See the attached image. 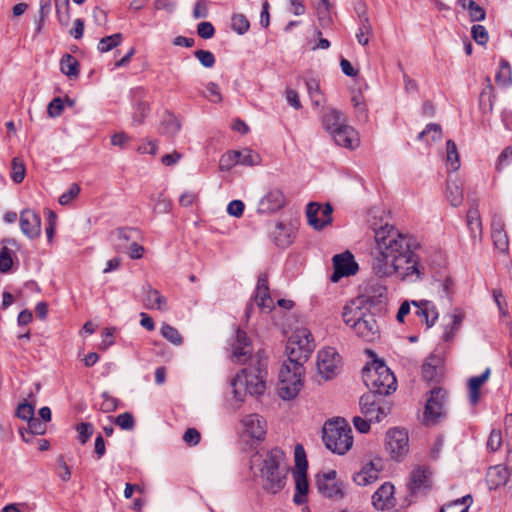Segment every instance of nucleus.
Segmentation results:
<instances>
[{"mask_svg":"<svg viewBox=\"0 0 512 512\" xmlns=\"http://www.w3.org/2000/svg\"><path fill=\"white\" fill-rule=\"evenodd\" d=\"M375 248L372 252L371 269L378 278L397 277L402 281L416 282L424 276L415 250L419 244L410 235L385 224L374 229Z\"/></svg>","mask_w":512,"mask_h":512,"instance_id":"nucleus-1","label":"nucleus"},{"mask_svg":"<svg viewBox=\"0 0 512 512\" xmlns=\"http://www.w3.org/2000/svg\"><path fill=\"white\" fill-rule=\"evenodd\" d=\"M315 348L311 332L300 328L293 332L286 345L288 361L279 372L278 395L284 400L294 399L303 387V364Z\"/></svg>","mask_w":512,"mask_h":512,"instance_id":"nucleus-2","label":"nucleus"},{"mask_svg":"<svg viewBox=\"0 0 512 512\" xmlns=\"http://www.w3.org/2000/svg\"><path fill=\"white\" fill-rule=\"evenodd\" d=\"M282 449L275 447L268 450L262 458L260 475L263 489L270 494H277L286 485L288 466Z\"/></svg>","mask_w":512,"mask_h":512,"instance_id":"nucleus-3","label":"nucleus"},{"mask_svg":"<svg viewBox=\"0 0 512 512\" xmlns=\"http://www.w3.org/2000/svg\"><path fill=\"white\" fill-rule=\"evenodd\" d=\"M362 379L369 393L385 397L397 388V380L392 371L383 361H374L362 370Z\"/></svg>","mask_w":512,"mask_h":512,"instance_id":"nucleus-4","label":"nucleus"},{"mask_svg":"<svg viewBox=\"0 0 512 512\" xmlns=\"http://www.w3.org/2000/svg\"><path fill=\"white\" fill-rule=\"evenodd\" d=\"M265 375L266 371L260 360L257 365L242 369L231 382L234 397L243 401L242 389L251 396L261 395L265 390Z\"/></svg>","mask_w":512,"mask_h":512,"instance_id":"nucleus-5","label":"nucleus"},{"mask_svg":"<svg viewBox=\"0 0 512 512\" xmlns=\"http://www.w3.org/2000/svg\"><path fill=\"white\" fill-rule=\"evenodd\" d=\"M323 442L333 453L345 454L353 445L351 427L344 419L326 421L323 426Z\"/></svg>","mask_w":512,"mask_h":512,"instance_id":"nucleus-6","label":"nucleus"},{"mask_svg":"<svg viewBox=\"0 0 512 512\" xmlns=\"http://www.w3.org/2000/svg\"><path fill=\"white\" fill-rule=\"evenodd\" d=\"M359 405L362 414L375 423L381 422L391 412V402L373 393L363 394Z\"/></svg>","mask_w":512,"mask_h":512,"instance_id":"nucleus-7","label":"nucleus"},{"mask_svg":"<svg viewBox=\"0 0 512 512\" xmlns=\"http://www.w3.org/2000/svg\"><path fill=\"white\" fill-rule=\"evenodd\" d=\"M385 447L392 459L402 460L409 452L408 432L399 428L389 429L386 433Z\"/></svg>","mask_w":512,"mask_h":512,"instance_id":"nucleus-8","label":"nucleus"},{"mask_svg":"<svg viewBox=\"0 0 512 512\" xmlns=\"http://www.w3.org/2000/svg\"><path fill=\"white\" fill-rule=\"evenodd\" d=\"M446 396V391L439 387L430 391L424 410V421L427 424H436L445 416Z\"/></svg>","mask_w":512,"mask_h":512,"instance_id":"nucleus-9","label":"nucleus"},{"mask_svg":"<svg viewBox=\"0 0 512 512\" xmlns=\"http://www.w3.org/2000/svg\"><path fill=\"white\" fill-rule=\"evenodd\" d=\"M341 357L333 347H327L318 352L317 369L326 380L334 378L340 370Z\"/></svg>","mask_w":512,"mask_h":512,"instance_id":"nucleus-10","label":"nucleus"},{"mask_svg":"<svg viewBox=\"0 0 512 512\" xmlns=\"http://www.w3.org/2000/svg\"><path fill=\"white\" fill-rule=\"evenodd\" d=\"M316 486L319 493L326 498L340 500L345 496L344 484L337 480V472L335 470L318 475Z\"/></svg>","mask_w":512,"mask_h":512,"instance_id":"nucleus-11","label":"nucleus"},{"mask_svg":"<svg viewBox=\"0 0 512 512\" xmlns=\"http://www.w3.org/2000/svg\"><path fill=\"white\" fill-rule=\"evenodd\" d=\"M332 213L333 207L330 203L321 205L317 202H310L306 209L308 223L316 230H321L332 223Z\"/></svg>","mask_w":512,"mask_h":512,"instance_id":"nucleus-12","label":"nucleus"},{"mask_svg":"<svg viewBox=\"0 0 512 512\" xmlns=\"http://www.w3.org/2000/svg\"><path fill=\"white\" fill-rule=\"evenodd\" d=\"M332 213L333 207L330 203L321 205L317 202H310L306 209L308 223L316 230H321L332 223Z\"/></svg>","mask_w":512,"mask_h":512,"instance_id":"nucleus-13","label":"nucleus"},{"mask_svg":"<svg viewBox=\"0 0 512 512\" xmlns=\"http://www.w3.org/2000/svg\"><path fill=\"white\" fill-rule=\"evenodd\" d=\"M333 266L334 272L330 276V280L333 283L338 282L342 277L354 275L358 270V264L350 251L336 254L333 257Z\"/></svg>","mask_w":512,"mask_h":512,"instance_id":"nucleus-14","label":"nucleus"},{"mask_svg":"<svg viewBox=\"0 0 512 512\" xmlns=\"http://www.w3.org/2000/svg\"><path fill=\"white\" fill-rule=\"evenodd\" d=\"M230 348L232 360L240 364L246 362L253 351L250 338L240 328H237L235 336L231 339Z\"/></svg>","mask_w":512,"mask_h":512,"instance_id":"nucleus-15","label":"nucleus"},{"mask_svg":"<svg viewBox=\"0 0 512 512\" xmlns=\"http://www.w3.org/2000/svg\"><path fill=\"white\" fill-rule=\"evenodd\" d=\"M364 341L373 342L379 338V326L374 314L367 312L352 328Z\"/></svg>","mask_w":512,"mask_h":512,"instance_id":"nucleus-16","label":"nucleus"},{"mask_svg":"<svg viewBox=\"0 0 512 512\" xmlns=\"http://www.w3.org/2000/svg\"><path fill=\"white\" fill-rule=\"evenodd\" d=\"M286 205V198L279 188L270 189L259 201L257 211L261 214H270L282 209Z\"/></svg>","mask_w":512,"mask_h":512,"instance_id":"nucleus-17","label":"nucleus"},{"mask_svg":"<svg viewBox=\"0 0 512 512\" xmlns=\"http://www.w3.org/2000/svg\"><path fill=\"white\" fill-rule=\"evenodd\" d=\"M395 488L390 482L383 483L372 495V504L375 509L384 511L396 505L394 497Z\"/></svg>","mask_w":512,"mask_h":512,"instance_id":"nucleus-18","label":"nucleus"},{"mask_svg":"<svg viewBox=\"0 0 512 512\" xmlns=\"http://www.w3.org/2000/svg\"><path fill=\"white\" fill-rule=\"evenodd\" d=\"M20 228L22 233L29 239H35L41 234V218L30 209L20 213Z\"/></svg>","mask_w":512,"mask_h":512,"instance_id":"nucleus-19","label":"nucleus"},{"mask_svg":"<svg viewBox=\"0 0 512 512\" xmlns=\"http://www.w3.org/2000/svg\"><path fill=\"white\" fill-rule=\"evenodd\" d=\"M254 300L257 306L266 312H270L274 307L273 299L270 296L268 278L266 274H260L257 280Z\"/></svg>","mask_w":512,"mask_h":512,"instance_id":"nucleus-20","label":"nucleus"},{"mask_svg":"<svg viewBox=\"0 0 512 512\" xmlns=\"http://www.w3.org/2000/svg\"><path fill=\"white\" fill-rule=\"evenodd\" d=\"M332 138L338 146L355 149L359 145V137L357 131L349 125H342L332 132Z\"/></svg>","mask_w":512,"mask_h":512,"instance_id":"nucleus-21","label":"nucleus"},{"mask_svg":"<svg viewBox=\"0 0 512 512\" xmlns=\"http://www.w3.org/2000/svg\"><path fill=\"white\" fill-rule=\"evenodd\" d=\"M245 432L253 439L263 440L266 435V421L258 414H250L242 420Z\"/></svg>","mask_w":512,"mask_h":512,"instance_id":"nucleus-22","label":"nucleus"},{"mask_svg":"<svg viewBox=\"0 0 512 512\" xmlns=\"http://www.w3.org/2000/svg\"><path fill=\"white\" fill-rule=\"evenodd\" d=\"M430 487V478L426 470L416 468L412 471L408 488L412 495L425 493Z\"/></svg>","mask_w":512,"mask_h":512,"instance_id":"nucleus-23","label":"nucleus"},{"mask_svg":"<svg viewBox=\"0 0 512 512\" xmlns=\"http://www.w3.org/2000/svg\"><path fill=\"white\" fill-rule=\"evenodd\" d=\"M510 477L509 470L503 465H495L488 469L486 481L489 488L497 489L500 486H505Z\"/></svg>","mask_w":512,"mask_h":512,"instance_id":"nucleus-24","label":"nucleus"},{"mask_svg":"<svg viewBox=\"0 0 512 512\" xmlns=\"http://www.w3.org/2000/svg\"><path fill=\"white\" fill-rule=\"evenodd\" d=\"M412 304L416 307L415 314L423 318L427 327H432L438 319V312L435 305L427 300L419 302L412 301Z\"/></svg>","mask_w":512,"mask_h":512,"instance_id":"nucleus-25","label":"nucleus"},{"mask_svg":"<svg viewBox=\"0 0 512 512\" xmlns=\"http://www.w3.org/2000/svg\"><path fill=\"white\" fill-rule=\"evenodd\" d=\"M491 374V369L486 368L485 371L479 375L471 377L468 381V389H469V401L472 405H476L481 397L480 388L481 386L489 379Z\"/></svg>","mask_w":512,"mask_h":512,"instance_id":"nucleus-26","label":"nucleus"},{"mask_svg":"<svg viewBox=\"0 0 512 512\" xmlns=\"http://www.w3.org/2000/svg\"><path fill=\"white\" fill-rule=\"evenodd\" d=\"M294 478L296 491L293 501L297 505H302L307 502V494L309 491L307 472H294Z\"/></svg>","mask_w":512,"mask_h":512,"instance_id":"nucleus-27","label":"nucleus"},{"mask_svg":"<svg viewBox=\"0 0 512 512\" xmlns=\"http://www.w3.org/2000/svg\"><path fill=\"white\" fill-rule=\"evenodd\" d=\"M321 120L323 128L330 134H332V132L338 129L340 126L346 125L342 113L333 108L327 109L323 113Z\"/></svg>","mask_w":512,"mask_h":512,"instance_id":"nucleus-28","label":"nucleus"},{"mask_svg":"<svg viewBox=\"0 0 512 512\" xmlns=\"http://www.w3.org/2000/svg\"><path fill=\"white\" fill-rule=\"evenodd\" d=\"M271 239L276 246L286 248L293 242L292 230L283 223L278 222L271 232Z\"/></svg>","mask_w":512,"mask_h":512,"instance_id":"nucleus-29","label":"nucleus"},{"mask_svg":"<svg viewBox=\"0 0 512 512\" xmlns=\"http://www.w3.org/2000/svg\"><path fill=\"white\" fill-rule=\"evenodd\" d=\"M379 470L375 468L373 462L366 463L361 471L357 472L353 480L359 486H366L378 479Z\"/></svg>","mask_w":512,"mask_h":512,"instance_id":"nucleus-30","label":"nucleus"},{"mask_svg":"<svg viewBox=\"0 0 512 512\" xmlns=\"http://www.w3.org/2000/svg\"><path fill=\"white\" fill-rule=\"evenodd\" d=\"M368 311L366 309H363L355 301H352L350 304H347L343 308V321L346 325L353 328L354 323H357L361 320L362 317L367 313Z\"/></svg>","mask_w":512,"mask_h":512,"instance_id":"nucleus-31","label":"nucleus"},{"mask_svg":"<svg viewBox=\"0 0 512 512\" xmlns=\"http://www.w3.org/2000/svg\"><path fill=\"white\" fill-rule=\"evenodd\" d=\"M133 232L135 231L130 228H120L111 234L115 250L118 253H124L128 249Z\"/></svg>","mask_w":512,"mask_h":512,"instance_id":"nucleus-32","label":"nucleus"},{"mask_svg":"<svg viewBox=\"0 0 512 512\" xmlns=\"http://www.w3.org/2000/svg\"><path fill=\"white\" fill-rule=\"evenodd\" d=\"M316 15L321 27L327 28L333 23L331 16L332 4L329 0H316Z\"/></svg>","mask_w":512,"mask_h":512,"instance_id":"nucleus-33","label":"nucleus"},{"mask_svg":"<svg viewBox=\"0 0 512 512\" xmlns=\"http://www.w3.org/2000/svg\"><path fill=\"white\" fill-rule=\"evenodd\" d=\"M166 298L150 286L146 289L145 307L147 309L166 310Z\"/></svg>","mask_w":512,"mask_h":512,"instance_id":"nucleus-34","label":"nucleus"},{"mask_svg":"<svg viewBox=\"0 0 512 512\" xmlns=\"http://www.w3.org/2000/svg\"><path fill=\"white\" fill-rule=\"evenodd\" d=\"M307 93L314 106L319 107L324 103V96L320 89L319 81L315 78L305 79Z\"/></svg>","mask_w":512,"mask_h":512,"instance_id":"nucleus-35","label":"nucleus"},{"mask_svg":"<svg viewBox=\"0 0 512 512\" xmlns=\"http://www.w3.org/2000/svg\"><path fill=\"white\" fill-rule=\"evenodd\" d=\"M60 70L69 78H77L79 75V63L71 54H64L60 60Z\"/></svg>","mask_w":512,"mask_h":512,"instance_id":"nucleus-36","label":"nucleus"},{"mask_svg":"<svg viewBox=\"0 0 512 512\" xmlns=\"http://www.w3.org/2000/svg\"><path fill=\"white\" fill-rule=\"evenodd\" d=\"M181 125L174 114L167 113L161 122L160 132L168 137H174L180 130Z\"/></svg>","mask_w":512,"mask_h":512,"instance_id":"nucleus-37","label":"nucleus"},{"mask_svg":"<svg viewBox=\"0 0 512 512\" xmlns=\"http://www.w3.org/2000/svg\"><path fill=\"white\" fill-rule=\"evenodd\" d=\"M467 225L472 238H482V222L477 209H470L467 213Z\"/></svg>","mask_w":512,"mask_h":512,"instance_id":"nucleus-38","label":"nucleus"},{"mask_svg":"<svg viewBox=\"0 0 512 512\" xmlns=\"http://www.w3.org/2000/svg\"><path fill=\"white\" fill-rule=\"evenodd\" d=\"M472 496L466 495L462 498L451 501L444 505L440 512H467L470 505L472 504Z\"/></svg>","mask_w":512,"mask_h":512,"instance_id":"nucleus-39","label":"nucleus"},{"mask_svg":"<svg viewBox=\"0 0 512 512\" xmlns=\"http://www.w3.org/2000/svg\"><path fill=\"white\" fill-rule=\"evenodd\" d=\"M446 196L454 207L459 206L463 201V192L457 181H447Z\"/></svg>","mask_w":512,"mask_h":512,"instance_id":"nucleus-40","label":"nucleus"},{"mask_svg":"<svg viewBox=\"0 0 512 512\" xmlns=\"http://www.w3.org/2000/svg\"><path fill=\"white\" fill-rule=\"evenodd\" d=\"M451 318H452V322L445 326L443 336H442L443 340L446 342H449L454 338L457 331L461 327V324L464 319V315L461 312H455L451 316Z\"/></svg>","mask_w":512,"mask_h":512,"instance_id":"nucleus-41","label":"nucleus"},{"mask_svg":"<svg viewBox=\"0 0 512 512\" xmlns=\"http://www.w3.org/2000/svg\"><path fill=\"white\" fill-rule=\"evenodd\" d=\"M372 34V25L368 17L363 14L360 15V24L358 32L356 33L357 41L360 45L366 46L369 43V36Z\"/></svg>","mask_w":512,"mask_h":512,"instance_id":"nucleus-42","label":"nucleus"},{"mask_svg":"<svg viewBox=\"0 0 512 512\" xmlns=\"http://www.w3.org/2000/svg\"><path fill=\"white\" fill-rule=\"evenodd\" d=\"M160 333L167 341L175 346H180L183 344V337L179 331L170 324L163 323L160 328Z\"/></svg>","mask_w":512,"mask_h":512,"instance_id":"nucleus-43","label":"nucleus"},{"mask_svg":"<svg viewBox=\"0 0 512 512\" xmlns=\"http://www.w3.org/2000/svg\"><path fill=\"white\" fill-rule=\"evenodd\" d=\"M442 136V129L440 125L436 123H430L426 126V128L419 133L418 139L425 140L427 143L435 142L440 140Z\"/></svg>","mask_w":512,"mask_h":512,"instance_id":"nucleus-44","label":"nucleus"},{"mask_svg":"<svg viewBox=\"0 0 512 512\" xmlns=\"http://www.w3.org/2000/svg\"><path fill=\"white\" fill-rule=\"evenodd\" d=\"M56 14L61 25L67 26L70 21V3L69 0H54Z\"/></svg>","mask_w":512,"mask_h":512,"instance_id":"nucleus-45","label":"nucleus"},{"mask_svg":"<svg viewBox=\"0 0 512 512\" xmlns=\"http://www.w3.org/2000/svg\"><path fill=\"white\" fill-rule=\"evenodd\" d=\"M439 360L435 356L429 357L422 365V376L427 381H432L438 374Z\"/></svg>","mask_w":512,"mask_h":512,"instance_id":"nucleus-46","label":"nucleus"},{"mask_svg":"<svg viewBox=\"0 0 512 512\" xmlns=\"http://www.w3.org/2000/svg\"><path fill=\"white\" fill-rule=\"evenodd\" d=\"M495 81L502 86H508L512 83L511 66L506 60H501L499 71L495 75Z\"/></svg>","mask_w":512,"mask_h":512,"instance_id":"nucleus-47","label":"nucleus"},{"mask_svg":"<svg viewBox=\"0 0 512 512\" xmlns=\"http://www.w3.org/2000/svg\"><path fill=\"white\" fill-rule=\"evenodd\" d=\"M446 160L453 171H456L460 167L457 146L453 140L446 142Z\"/></svg>","mask_w":512,"mask_h":512,"instance_id":"nucleus-48","label":"nucleus"},{"mask_svg":"<svg viewBox=\"0 0 512 512\" xmlns=\"http://www.w3.org/2000/svg\"><path fill=\"white\" fill-rule=\"evenodd\" d=\"M231 27L237 34L243 35L249 30L250 23L244 14L237 13L231 17Z\"/></svg>","mask_w":512,"mask_h":512,"instance_id":"nucleus-49","label":"nucleus"},{"mask_svg":"<svg viewBox=\"0 0 512 512\" xmlns=\"http://www.w3.org/2000/svg\"><path fill=\"white\" fill-rule=\"evenodd\" d=\"M25 174L26 168L24 162L18 157L13 158L11 162V179L13 182L16 184L21 183L25 178Z\"/></svg>","mask_w":512,"mask_h":512,"instance_id":"nucleus-50","label":"nucleus"},{"mask_svg":"<svg viewBox=\"0 0 512 512\" xmlns=\"http://www.w3.org/2000/svg\"><path fill=\"white\" fill-rule=\"evenodd\" d=\"M122 34L115 33L102 38L98 43V50L102 53L108 52L117 47L122 41Z\"/></svg>","mask_w":512,"mask_h":512,"instance_id":"nucleus-51","label":"nucleus"},{"mask_svg":"<svg viewBox=\"0 0 512 512\" xmlns=\"http://www.w3.org/2000/svg\"><path fill=\"white\" fill-rule=\"evenodd\" d=\"M260 161L261 158L259 154L250 149L238 151V164L244 166H255L258 165Z\"/></svg>","mask_w":512,"mask_h":512,"instance_id":"nucleus-52","label":"nucleus"},{"mask_svg":"<svg viewBox=\"0 0 512 512\" xmlns=\"http://www.w3.org/2000/svg\"><path fill=\"white\" fill-rule=\"evenodd\" d=\"M491 238L494 244V247L499 250L501 253H508L509 251V238L507 231L504 232H494L491 233Z\"/></svg>","mask_w":512,"mask_h":512,"instance_id":"nucleus-53","label":"nucleus"},{"mask_svg":"<svg viewBox=\"0 0 512 512\" xmlns=\"http://www.w3.org/2000/svg\"><path fill=\"white\" fill-rule=\"evenodd\" d=\"M149 111H150V107L147 102H144V101L138 102L135 106V110L133 113L132 124L137 125V126L143 124Z\"/></svg>","mask_w":512,"mask_h":512,"instance_id":"nucleus-54","label":"nucleus"},{"mask_svg":"<svg viewBox=\"0 0 512 512\" xmlns=\"http://www.w3.org/2000/svg\"><path fill=\"white\" fill-rule=\"evenodd\" d=\"M13 250L7 246H2L0 250V272L7 273L13 265Z\"/></svg>","mask_w":512,"mask_h":512,"instance_id":"nucleus-55","label":"nucleus"},{"mask_svg":"<svg viewBox=\"0 0 512 512\" xmlns=\"http://www.w3.org/2000/svg\"><path fill=\"white\" fill-rule=\"evenodd\" d=\"M467 10L469 11V17L471 22H480L485 20L486 18V12L484 8L481 7L474 0H469Z\"/></svg>","mask_w":512,"mask_h":512,"instance_id":"nucleus-56","label":"nucleus"},{"mask_svg":"<svg viewBox=\"0 0 512 512\" xmlns=\"http://www.w3.org/2000/svg\"><path fill=\"white\" fill-rule=\"evenodd\" d=\"M238 164V151H228L223 154L219 161V167L222 171H228Z\"/></svg>","mask_w":512,"mask_h":512,"instance_id":"nucleus-57","label":"nucleus"},{"mask_svg":"<svg viewBox=\"0 0 512 512\" xmlns=\"http://www.w3.org/2000/svg\"><path fill=\"white\" fill-rule=\"evenodd\" d=\"M471 35L474 41L479 45H486L489 41L488 31L483 25H473L471 28Z\"/></svg>","mask_w":512,"mask_h":512,"instance_id":"nucleus-58","label":"nucleus"},{"mask_svg":"<svg viewBox=\"0 0 512 512\" xmlns=\"http://www.w3.org/2000/svg\"><path fill=\"white\" fill-rule=\"evenodd\" d=\"M195 58L205 68H212L215 65L216 59L212 52L208 50L199 49L194 52Z\"/></svg>","mask_w":512,"mask_h":512,"instance_id":"nucleus-59","label":"nucleus"},{"mask_svg":"<svg viewBox=\"0 0 512 512\" xmlns=\"http://www.w3.org/2000/svg\"><path fill=\"white\" fill-rule=\"evenodd\" d=\"M295 465L297 468L296 472H307L308 462L306 454L302 445L297 444L295 447Z\"/></svg>","mask_w":512,"mask_h":512,"instance_id":"nucleus-60","label":"nucleus"},{"mask_svg":"<svg viewBox=\"0 0 512 512\" xmlns=\"http://www.w3.org/2000/svg\"><path fill=\"white\" fill-rule=\"evenodd\" d=\"M103 401L100 404V410L105 413L113 412L117 409L118 399L111 396L108 392L101 394Z\"/></svg>","mask_w":512,"mask_h":512,"instance_id":"nucleus-61","label":"nucleus"},{"mask_svg":"<svg viewBox=\"0 0 512 512\" xmlns=\"http://www.w3.org/2000/svg\"><path fill=\"white\" fill-rule=\"evenodd\" d=\"M78 432V439L82 444H85L93 435L94 427L91 423L82 422L76 426Z\"/></svg>","mask_w":512,"mask_h":512,"instance_id":"nucleus-62","label":"nucleus"},{"mask_svg":"<svg viewBox=\"0 0 512 512\" xmlns=\"http://www.w3.org/2000/svg\"><path fill=\"white\" fill-rule=\"evenodd\" d=\"M27 434L30 435H43L46 432V424L39 418L34 416L28 420Z\"/></svg>","mask_w":512,"mask_h":512,"instance_id":"nucleus-63","label":"nucleus"},{"mask_svg":"<svg viewBox=\"0 0 512 512\" xmlns=\"http://www.w3.org/2000/svg\"><path fill=\"white\" fill-rule=\"evenodd\" d=\"M115 423L123 430H132L135 426V420L131 413L125 412L115 418Z\"/></svg>","mask_w":512,"mask_h":512,"instance_id":"nucleus-64","label":"nucleus"}]
</instances>
